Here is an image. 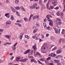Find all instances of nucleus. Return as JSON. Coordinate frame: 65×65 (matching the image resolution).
Masks as SVG:
<instances>
[{
  "instance_id": "1",
  "label": "nucleus",
  "mask_w": 65,
  "mask_h": 65,
  "mask_svg": "<svg viewBox=\"0 0 65 65\" xmlns=\"http://www.w3.org/2000/svg\"><path fill=\"white\" fill-rule=\"evenodd\" d=\"M54 23H56V25H61L62 23L61 22V19L59 18H57L56 20H54Z\"/></svg>"
},
{
  "instance_id": "2",
  "label": "nucleus",
  "mask_w": 65,
  "mask_h": 65,
  "mask_svg": "<svg viewBox=\"0 0 65 65\" xmlns=\"http://www.w3.org/2000/svg\"><path fill=\"white\" fill-rule=\"evenodd\" d=\"M32 48H34V50H32V51H31V53H30L29 54H29H30L32 55L33 54H33H34V53L35 52V50H36V47H35V46L34 45L32 46Z\"/></svg>"
},
{
  "instance_id": "3",
  "label": "nucleus",
  "mask_w": 65,
  "mask_h": 65,
  "mask_svg": "<svg viewBox=\"0 0 65 65\" xmlns=\"http://www.w3.org/2000/svg\"><path fill=\"white\" fill-rule=\"evenodd\" d=\"M52 3L53 5L54 6H56L57 5V0H54V1H52Z\"/></svg>"
},
{
  "instance_id": "4",
  "label": "nucleus",
  "mask_w": 65,
  "mask_h": 65,
  "mask_svg": "<svg viewBox=\"0 0 65 65\" xmlns=\"http://www.w3.org/2000/svg\"><path fill=\"white\" fill-rule=\"evenodd\" d=\"M35 19H36L37 21H38L39 20V16L37 15L35 16H33V19L35 20Z\"/></svg>"
},
{
  "instance_id": "5",
  "label": "nucleus",
  "mask_w": 65,
  "mask_h": 65,
  "mask_svg": "<svg viewBox=\"0 0 65 65\" xmlns=\"http://www.w3.org/2000/svg\"><path fill=\"white\" fill-rule=\"evenodd\" d=\"M5 37L6 38H7L9 41H10V40H11L10 39V36L9 35H6L5 36Z\"/></svg>"
},
{
  "instance_id": "6",
  "label": "nucleus",
  "mask_w": 65,
  "mask_h": 65,
  "mask_svg": "<svg viewBox=\"0 0 65 65\" xmlns=\"http://www.w3.org/2000/svg\"><path fill=\"white\" fill-rule=\"evenodd\" d=\"M48 21L50 22L49 23V24L50 26H53V22L52 21V20H49V21Z\"/></svg>"
},
{
  "instance_id": "7",
  "label": "nucleus",
  "mask_w": 65,
  "mask_h": 65,
  "mask_svg": "<svg viewBox=\"0 0 65 65\" xmlns=\"http://www.w3.org/2000/svg\"><path fill=\"white\" fill-rule=\"evenodd\" d=\"M16 61L17 62H19V61L22 62V60H21V58L19 57L16 58Z\"/></svg>"
},
{
  "instance_id": "8",
  "label": "nucleus",
  "mask_w": 65,
  "mask_h": 65,
  "mask_svg": "<svg viewBox=\"0 0 65 65\" xmlns=\"http://www.w3.org/2000/svg\"><path fill=\"white\" fill-rule=\"evenodd\" d=\"M33 8L35 9L37 7V5L36 3H35L33 5Z\"/></svg>"
},
{
  "instance_id": "9",
  "label": "nucleus",
  "mask_w": 65,
  "mask_h": 65,
  "mask_svg": "<svg viewBox=\"0 0 65 65\" xmlns=\"http://www.w3.org/2000/svg\"><path fill=\"white\" fill-rule=\"evenodd\" d=\"M62 52V50L61 49L58 50L57 51L56 53L57 54H60Z\"/></svg>"
},
{
  "instance_id": "10",
  "label": "nucleus",
  "mask_w": 65,
  "mask_h": 65,
  "mask_svg": "<svg viewBox=\"0 0 65 65\" xmlns=\"http://www.w3.org/2000/svg\"><path fill=\"white\" fill-rule=\"evenodd\" d=\"M46 45L45 44H44L42 46V47L43 48V49H44V50H45V48L46 47Z\"/></svg>"
},
{
  "instance_id": "11",
  "label": "nucleus",
  "mask_w": 65,
  "mask_h": 65,
  "mask_svg": "<svg viewBox=\"0 0 65 65\" xmlns=\"http://www.w3.org/2000/svg\"><path fill=\"white\" fill-rule=\"evenodd\" d=\"M27 60H28V59L27 58H25L22 60V62H25L26 61H27Z\"/></svg>"
},
{
  "instance_id": "12",
  "label": "nucleus",
  "mask_w": 65,
  "mask_h": 65,
  "mask_svg": "<svg viewBox=\"0 0 65 65\" xmlns=\"http://www.w3.org/2000/svg\"><path fill=\"white\" fill-rule=\"evenodd\" d=\"M9 13H6L5 14V16L6 17L8 18H9L10 16L9 15Z\"/></svg>"
},
{
  "instance_id": "13",
  "label": "nucleus",
  "mask_w": 65,
  "mask_h": 65,
  "mask_svg": "<svg viewBox=\"0 0 65 65\" xmlns=\"http://www.w3.org/2000/svg\"><path fill=\"white\" fill-rule=\"evenodd\" d=\"M54 62H55V63H57V65H61V64L60 63H59L58 62H57V61H56V60L55 59H54Z\"/></svg>"
},
{
  "instance_id": "14",
  "label": "nucleus",
  "mask_w": 65,
  "mask_h": 65,
  "mask_svg": "<svg viewBox=\"0 0 65 65\" xmlns=\"http://www.w3.org/2000/svg\"><path fill=\"white\" fill-rule=\"evenodd\" d=\"M11 21H7L6 22V25H10V24H11Z\"/></svg>"
},
{
  "instance_id": "15",
  "label": "nucleus",
  "mask_w": 65,
  "mask_h": 65,
  "mask_svg": "<svg viewBox=\"0 0 65 65\" xmlns=\"http://www.w3.org/2000/svg\"><path fill=\"white\" fill-rule=\"evenodd\" d=\"M29 52H30V50H28L24 53V54H27V53H29Z\"/></svg>"
},
{
  "instance_id": "16",
  "label": "nucleus",
  "mask_w": 65,
  "mask_h": 65,
  "mask_svg": "<svg viewBox=\"0 0 65 65\" xmlns=\"http://www.w3.org/2000/svg\"><path fill=\"white\" fill-rule=\"evenodd\" d=\"M50 38L52 40H53V41H55V38L53 36H51L50 37Z\"/></svg>"
},
{
  "instance_id": "17",
  "label": "nucleus",
  "mask_w": 65,
  "mask_h": 65,
  "mask_svg": "<svg viewBox=\"0 0 65 65\" xmlns=\"http://www.w3.org/2000/svg\"><path fill=\"white\" fill-rule=\"evenodd\" d=\"M46 18H47V20L48 21L49 20L50 21L51 20L50 18V15H47L46 16Z\"/></svg>"
},
{
  "instance_id": "18",
  "label": "nucleus",
  "mask_w": 65,
  "mask_h": 65,
  "mask_svg": "<svg viewBox=\"0 0 65 65\" xmlns=\"http://www.w3.org/2000/svg\"><path fill=\"white\" fill-rule=\"evenodd\" d=\"M56 54H55L53 53H52L51 55V57H55L56 56Z\"/></svg>"
},
{
  "instance_id": "19",
  "label": "nucleus",
  "mask_w": 65,
  "mask_h": 65,
  "mask_svg": "<svg viewBox=\"0 0 65 65\" xmlns=\"http://www.w3.org/2000/svg\"><path fill=\"white\" fill-rule=\"evenodd\" d=\"M31 62H33L34 63H37V61H36V60H35L33 59L32 60H31Z\"/></svg>"
},
{
  "instance_id": "20",
  "label": "nucleus",
  "mask_w": 65,
  "mask_h": 65,
  "mask_svg": "<svg viewBox=\"0 0 65 65\" xmlns=\"http://www.w3.org/2000/svg\"><path fill=\"white\" fill-rule=\"evenodd\" d=\"M24 21L26 22H27L28 21V19L26 18H24Z\"/></svg>"
},
{
  "instance_id": "21",
  "label": "nucleus",
  "mask_w": 65,
  "mask_h": 65,
  "mask_svg": "<svg viewBox=\"0 0 65 65\" xmlns=\"http://www.w3.org/2000/svg\"><path fill=\"white\" fill-rule=\"evenodd\" d=\"M43 25L44 26V28L45 29H46V23H43Z\"/></svg>"
},
{
  "instance_id": "22",
  "label": "nucleus",
  "mask_w": 65,
  "mask_h": 65,
  "mask_svg": "<svg viewBox=\"0 0 65 65\" xmlns=\"http://www.w3.org/2000/svg\"><path fill=\"white\" fill-rule=\"evenodd\" d=\"M10 9L12 10V11L14 12H15V10H14V8H13L12 7H11L10 8Z\"/></svg>"
},
{
  "instance_id": "23",
  "label": "nucleus",
  "mask_w": 65,
  "mask_h": 65,
  "mask_svg": "<svg viewBox=\"0 0 65 65\" xmlns=\"http://www.w3.org/2000/svg\"><path fill=\"white\" fill-rule=\"evenodd\" d=\"M13 15L11 16V19L12 21H13V20H14V18H13Z\"/></svg>"
},
{
  "instance_id": "24",
  "label": "nucleus",
  "mask_w": 65,
  "mask_h": 65,
  "mask_svg": "<svg viewBox=\"0 0 65 65\" xmlns=\"http://www.w3.org/2000/svg\"><path fill=\"white\" fill-rule=\"evenodd\" d=\"M19 2V0H16L15 1V4H18Z\"/></svg>"
},
{
  "instance_id": "25",
  "label": "nucleus",
  "mask_w": 65,
  "mask_h": 65,
  "mask_svg": "<svg viewBox=\"0 0 65 65\" xmlns=\"http://www.w3.org/2000/svg\"><path fill=\"white\" fill-rule=\"evenodd\" d=\"M37 55H39V56L40 57H41V55L40 54L39 52H37Z\"/></svg>"
},
{
  "instance_id": "26",
  "label": "nucleus",
  "mask_w": 65,
  "mask_h": 65,
  "mask_svg": "<svg viewBox=\"0 0 65 65\" xmlns=\"http://www.w3.org/2000/svg\"><path fill=\"white\" fill-rule=\"evenodd\" d=\"M15 8L17 10H19V9H20V7L19 6Z\"/></svg>"
},
{
  "instance_id": "27",
  "label": "nucleus",
  "mask_w": 65,
  "mask_h": 65,
  "mask_svg": "<svg viewBox=\"0 0 65 65\" xmlns=\"http://www.w3.org/2000/svg\"><path fill=\"white\" fill-rule=\"evenodd\" d=\"M64 33H65V31L64 29H63L61 32V34H64Z\"/></svg>"
},
{
  "instance_id": "28",
  "label": "nucleus",
  "mask_w": 65,
  "mask_h": 65,
  "mask_svg": "<svg viewBox=\"0 0 65 65\" xmlns=\"http://www.w3.org/2000/svg\"><path fill=\"white\" fill-rule=\"evenodd\" d=\"M57 15H58V16H59V15H60V12H58L56 13Z\"/></svg>"
},
{
  "instance_id": "29",
  "label": "nucleus",
  "mask_w": 65,
  "mask_h": 65,
  "mask_svg": "<svg viewBox=\"0 0 65 65\" xmlns=\"http://www.w3.org/2000/svg\"><path fill=\"white\" fill-rule=\"evenodd\" d=\"M33 16V14H31L30 16V17L29 18V21H30V20H31V17H32Z\"/></svg>"
},
{
  "instance_id": "30",
  "label": "nucleus",
  "mask_w": 65,
  "mask_h": 65,
  "mask_svg": "<svg viewBox=\"0 0 65 65\" xmlns=\"http://www.w3.org/2000/svg\"><path fill=\"white\" fill-rule=\"evenodd\" d=\"M62 39H60L59 40V43H61V42H62Z\"/></svg>"
},
{
  "instance_id": "31",
  "label": "nucleus",
  "mask_w": 65,
  "mask_h": 65,
  "mask_svg": "<svg viewBox=\"0 0 65 65\" xmlns=\"http://www.w3.org/2000/svg\"><path fill=\"white\" fill-rule=\"evenodd\" d=\"M39 4L42 5L43 4H42V2H41V0H40L39 1Z\"/></svg>"
},
{
  "instance_id": "32",
  "label": "nucleus",
  "mask_w": 65,
  "mask_h": 65,
  "mask_svg": "<svg viewBox=\"0 0 65 65\" xmlns=\"http://www.w3.org/2000/svg\"><path fill=\"white\" fill-rule=\"evenodd\" d=\"M36 31H37V29H34L33 31V33H35L36 32Z\"/></svg>"
},
{
  "instance_id": "33",
  "label": "nucleus",
  "mask_w": 65,
  "mask_h": 65,
  "mask_svg": "<svg viewBox=\"0 0 65 65\" xmlns=\"http://www.w3.org/2000/svg\"><path fill=\"white\" fill-rule=\"evenodd\" d=\"M22 21L21 20H18L17 21V23H22Z\"/></svg>"
},
{
  "instance_id": "34",
  "label": "nucleus",
  "mask_w": 65,
  "mask_h": 65,
  "mask_svg": "<svg viewBox=\"0 0 65 65\" xmlns=\"http://www.w3.org/2000/svg\"><path fill=\"white\" fill-rule=\"evenodd\" d=\"M54 9H56V10H57L59 8V7H57L55 8H54Z\"/></svg>"
},
{
  "instance_id": "35",
  "label": "nucleus",
  "mask_w": 65,
  "mask_h": 65,
  "mask_svg": "<svg viewBox=\"0 0 65 65\" xmlns=\"http://www.w3.org/2000/svg\"><path fill=\"white\" fill-rule=\"evenodd\" d=\"M40 60L41 61H44L45 60V59L44 58H41L40 59Z\"/></svg>"
},
{
  "instance_id": "36",
  "label": "nucleus",
  "mask_w": 65,
  "mask_h": 65,
  "mask_svg": "<svg viewBox=\"0 0 65 65\" xmlns=\"http://www.w3.org/2000/svg\"><path fill=\"white\" fill-rule=\"evenodd\" d=\"M16 12L17 15L18 16H19L20 15V13H18V12Z\"/></svg>"
},
{
  "instance_id": "37",
  "label": "nucleus",
  "mask_w": 65,
  "mask_h": 65,
  "mask_svg": "<svg viewBox=\"0 0 65 65\" xmlns=\"http://www.w3.org/2000/svg\"><path fill=\"white\" fill-rule=\"evenodd\" d=\"M55 33H58V30L57 29L55 31Z\"/></svg>"
},
{
  "instance_id": "38",
  "label": "nucleus",
  "mask_w": 65,
  "mask_h": 65,
  "mask_svg": "<svg viewBox=\"0 0 65 65\" xmlns=\"http://www.w3.org/2000/svg\"><path fill=\"white\" fill-rule=\"evenodd\" d=\"M47 60H51V57H48L46 59Z\"/></svg>"
},
{
  "instance_id": "39",
  "label": "nucleus",
  "mask_w": 65,
  "mask_h": 65,
  "mask_svg": "<svg viewBox=\"0 0 65 65\" xmlns=\"http://www.w3.org/2000/svg\"><path fill=\"white\" fill-rule=\"evenodd\" d=\"M12 48L13 49V50H15V48H16V47L15 46V47H12Z\"/></svg>"
},
{
  "instance_id": "40",
  "label": "nucleus",
  "mask_w": 65,
  "mask_h": 65,
  "mask_svg": "<svg viewBox=\"0 0 65 65\" xmlns=\"http://www.w3.org/2000/svg\"><path fill=\"white\" fill-rule=\"evenodd\" d=\"M4 31V30L2 29H0V32H2Z\"/></svg>"
},
{
  "instance_id": "41",
  "label": "nucleus",
  "mask_w": 65,
  "mask_h": 65,
  "mask_svg": "<svg viewBox=\"0 0 65 65\" xmlns=\"http://www.w3.org/2000/svg\"><path fill=\"white\" fill-rule=\"evenodd\" d=\"M60 30H61V28H59L58 30V34H59L60 33Z\"/></svg>"
},
{
  "instance_id": "42",
  "label": "nucleus",
  "mask_w": 65,
  "mask_h": 65,
  "mask_svg": "<svg viewBox=\"0 0 65 65\" xmlns=\"http://www.w3.org/2000/svg\"><path fill=\"white\" fill-rule=\"evenodd\" d=\"M62 42H63V43H65V39H62Z\"/></svg>"
},
{
  "instance_id": "43",
  "label": "nucleus",
  "mask_w": 65,
  "mask_h": 65,
  "mask_svg": "<svg viewBox=\"0 0 65 65\" xmlns=\"http://www.w3.org/2000/svg\"><path fill=\"white\" fill-rule=\"evenodd\" d=\"M22 36H23V34H22V33H21L20 34V35L19 36H22Z\"/></svg>"
},
{
  "instance_id": "44",
  "label": "nucleus",
  "mask_w": 65,
  "mask_h": 65,
  "mask_svg": "<svg viewBox=\"0 0 65 65\" xmlns=\"http://www.w3.org/2000/svg\"><path fill=\"white\" fill-rule=\"evenodd\" d=\"M18 26H19V27H22V25L20 23H18Z\"/></svg>"
},
{
  "instance_id": "45",
  "label": "nucleus",
  "mask_w": 65,
  "mask_h": 65,
  "mask_svg": "<svg viewBox=\"0 0 65 65\" xmlns=\"http://www.w3.org/2000/svg\"><path fill=\"white\" fill-rule=\"evenodd\" d=\"M47 30H50V27L49 26H48L47 28Z\"/></svg>"
},
{
  "instance_id": "46",
  "label": "nucleus",
  "mask_w": 65,
  "mask_h": 65,
  "mask_svg": "<svg viewBox=\"0 0 65 65\" xmlns=\"http://www.w3.org/2000/svg\"><path fill=\"white\" fill-rule=\"evenodd\" d=\"M42 8L43 9H45V7L44 6H42Z\"/></svg>"
},
{
  "instance_id": "47",
  "label": "nucleus",
  "mask_w": 65,
  "mask_h": 65,
  "mask_svg": "<svg viewBox=\"0 0 65 65\" xmlns=\"http://www.w3.org/2000/svg\"><path fill=\"white\" fill-rule=\"evenodd\" d=\"M6 3H9V0H7L6 2Z\"/></svg>"
},
{
  "instance_id": "48",
  "label": "nucleus",
  "mask_w": 65,
  "mask_h": 65,
  "mask_svg": "<svg viewBox=\"0 0 65 65\" xmlns=\"http://www.w3.org/2000/svg\"><path fill=\"white\" fill-rule=\"evenodd\" d=\"M49 36V34H46V37H47Z\"/></svg>"
},
{
  "instance_id": "49",
  "label": "nucleus",
  "mask_w": 65,
  "mask_h": 65,
  "mask_svg": "<svg viewBox=\"0 0 65 65\" xmlns=\"http://www.w3.org/2000/svg\"><path fill=\"white\" fill-rule=\"evenodd\" d=\"M28 58H33V57L31 56H29Z\"/></svg>"
},
{
  "instance_id": "50",
  "label": "nucleus",
  "mask_w": 65,
  "mask_h": 65,
  "mask_svg": "<svg viewBox=\"0 0 65 65\" xmlns=\"http://www.w3.org/2000/svg\"><path fill=\"white\" fill-rule=\"evenodd\" d=\"M14 58V56H12L11 58V61H12V60H13V59Z\"/></svg>"
},
{
  "instance_id": "51",
  "label": "nucleus",
  "mask_w": 65,
  "mask_h": 65,
  "mask_svg": "<svg viewBox=\"0 0 65 65\" xmlns=\"http://www.w3.org/2000/svg\"><path fill=\"white\" fill-rule=\"evenodd\" d=\"M21 9L23 10V11H25V9L23 7L21 8Z\"/></svg>"
},
{
  "instance_id": "52",
  "label": "nucleus",
  "mask_w": 65,
  "mask_h": 65,
  "mask_svg": "<svg viewBox=\"0 0 65 65\" xmlns=\"http://www.w3.org/2000/svg\"><path fill=\"white\" fill-rule=\"evenodd\" d=\"M36 26H38L39 27H40V25H39V24L38 23H37L36 24Z\"/></svg>"
},
{
  "instance_id": "53",
  "label": "nucleus",
  "mask_w": 65,
  "mask_h": 65,
  "mask_svg": "<svg viewBox=\"0 0 65 65\" xmlns=\"http://www.w3.org/2000/svg\"><path fill=\"white\" fill-rule=\"evenodd\" d=\"M50 8L51 9H53V8H54V7L53 6H50Z\"/></svg>"
},
{
  "instance_id": "54",
  "label": "nucleus",
  "mask_w": 65,
  "mask_h": 65,
  "mask_svg": "<svg viewBox=\"0 0 65 65\" xmlns=\"http://www.w3.org/2000/svg\"><path fill=\"white\" fill-rule=\"evenodd\" d=\"M35 39L36 40H37V39H38V37H36V36Z\"/></svg>"
},
{
  "instance_id": "55",
  "label": "nucleus",
  "mask_w": 65,
  "mask_h": 65,
  "mask_svg": "<svg viewBox=\"0 0 65 65\" xmlns=\"http://www.w3.org/2000/svg\"><path fill=\"white\" fill-rule=\"evenodd\" d=\"M37 61L39 63V64H42V63L40 62V61L39 60H38Z\"/></svg>"
},
{
  "instance_id": "56",
  "label": "nucleus",
  "mask_w": 65,
  "mask_h": 65,
  "mask_svg": "<svg viewBox=\"0 0 65 65\" xmlns=\"http://www.w3.org/2000/svg\"><path fill=\"white\" fill-rule=\"evenodd\" d=\"M45 63H48V61H47V60H45Z\"/></svg>"
},
{
  "instance_id": "57",
  "label": "nucleus",
  "mask_w": 65,
  "mask_h": 65,
  "mask_svg": "<svg viewBox=\"0 0 65 65\" xmlns=\"http://www.w3.org/2000/svg\"><path fill=\"white\" fill-rule=\"evenodd\" d=\"M20 39H22V38L23 37V35H22V36H20Z\"/></svg>"
},
{
  "instance_id": "58",
  "label": "nucleus",
  "mask_w": 65,
  "mask_h": 65,
  "mask_svg": "<svg viewBox=\"0 0 65 65\" xmlns=\"http://www.w3.org/2000/svg\"><path fill=\"white\" fill-rule=\"evenodd\" d=\"M46 18H45V19H44V22L45 23L46 22Z\"/></svg>"
},
{
  "instance_id": "59",
  "label": "nucleus",
  "mask_w": 65,
  "mask_h": 65,
  "mask_svg": "<svg viewBox=\"0 0 65 65\" xmlns=\"http://www.w3.org/2000/svg\"><path fill=\"white\" fill-rule=\"evenodd\" d=\"M36 36V35H35V36H32V37L33 38H34V39H35V36Z\"/></svg>"
},
{
  "instance_id": "60",
  "label": "nucleus",
  "mask_w": 65,
  "mask_h": 65,
  "mask_svg": "<svg viewBox=\"0 0 65 65\" xmlns=\"http://www.w3.org/2000/svg\"><path fill=\"white\" fill-rule=\"evenodd\" d=\"M41 37L42 38H44V36H43V35L42 34L41 35Z\"/></svg>"
},
{
  "instance_id": "61",
  "label": "nucleus",
  "mask_w": 65,
  "mask_h": 65,
  "mask_svg": "<svg viewBox=\"0 0 65 65\" xmlns=\"http://www.w3.org/2000/svg\"><path fill=\"white\" fill-rule=\"evenodd\" d=\"M39 7H36V9H39Z\"/></svg>"
},
{
  "instance_id": "62",
  "label": "nucleus",
  "mask_w": 65,
  "mask_h": 65,
  "mask_svg": "<svg viewBox=\"0 0 65 65\" xmlns=\"http://www.w3.org/2000/svg\"><path fill=\"white\" fill-rule=\"evenodd\" d=\"M46 7L47 8H49V7H48V5H47V4L46 5Z\"/></svg>"
},
{
  "instance_id": "63",
  "label": "nucleus",
  "mask_w": 65,
  "mask_h": 65,
  "mask_svg": "<svg viewBox=\"0 0 65 65\" xmlns=\"http://www.w3.org/2000/svg\"><path fill=\"white\" fill-rule=\"evenodd\" d=\"M51 13L52 14V15H53L54 16H55V15L54 14V13L53 12H51Z\"/></svg>"
},
{
  "instance_id": "64",
  "label": "nucleus",
  "mask_w": 65,
  "mask_h": 65,
  "mask_svg": "<svg viewBox=\"0 0 65 65\" xmlns=\"http://www.w3.org/2000/svg\"><path fill=\"white\" fill-rule=\"evenodd\" d=\"M58 57H59V58H61V56L60 55H58Z\"/></svg>"
}]
</instances>
